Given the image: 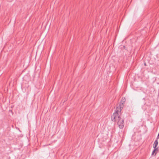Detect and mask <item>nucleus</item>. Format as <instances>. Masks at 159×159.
I'll list each match as a JSON object with an SVG mask.
<instances>
[{
    "mask_svg": "<svg viewBox=\"0 0 159 159\" xmlns=\"http://www.w3.org/2000/svg\"><path fill=\"white\" fill-rule=\"evenodd\" d=\"M157 149V148H154V150H153V151L152 152V155H153L154 154L155 151H156V150Z\"/></svg>",
    "mask_w": 159,
    "mask_h": 159,
    "instance_id": "7ed1b4c3",
    "label": "nucleus"
},
{
    "mask_svg": "<svg viewBox=\"0 0 159 159\" xmlns=\"http://www.w3.org/2000/svg\"><path fill=\"white\" fill-rule=\"evenodd\" d=\"M123 107V103L120 104L117 107L115 112L111 116L112 121H116L120 129H122L124 127V120L120 117V112Z\"/></svg>",
    "mask_w": 159,
    "mask_h": 159,
    "instance_id": "f257e3e1",
    "label": "nucleus"
},
{
    "mask_svg": "<svg viewBox=\"0 0 159 159\" xmlns=\"http://www.w3.org/2000/svg\"><path fill=\"white\" fill-rule=\"evenodd\" d=\"M157 139H157V140H156L154 142V145H153V148H156V147H157V144H158Z\"/></svg>",
    "mask_w": 159,
    "mask_h": 159,
    "instance_id": "f03ea898",
    "label": "nucleus"
},
{
    "mask_svg": "<svg viewBox=\"0 0 159 159\" xmlns=\"http://www.w3.org/2000/svg\"><path fill=\"white\" fill-rule=\"evenodd\" d=\"M157 139H159V132L158 135L157 136Z\"/></svg>",
    "mask_w": 159,
    "mask_h": 159,
    "instance_id": "20e7f679",
    "label": "nucleus"
}]
</instances>
